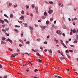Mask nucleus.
<instances>
[{"instance_id":"nucleus-53","label":"nucleus","mask_w":78,"mask_h":78,"mask_svg":"<svg viewBox=\"0 0 78 78\" xmlns=\"http://www.w3.org/2000/svg\"><path fill=\"white\" fill-rule=\"evenodd\" d=\"M57 27H56V26H55V27H54V28L55 29H56V28H57Z\"/></svg>"},{"instance_id":"nucleus-44","label":"nucleus","mask_w":78,"mask_h":78,"mask_svg":"<svg viewBox=\"0 0 78 78\" xmlns=\"http://www.w3.org/2000/svg\"><path fill=\"white\" fill-rule=\"evenodd\" d=\"M37 71H38V70L37 69H35V70L34 71V72H37Z\"/></svg>"},{"instance_id":"nucleus-26","label":"nucleus","mask_w":78,"mask_h":78,"mask_svg":"<svg viewBox=\"0 0 78 78\" xmlns=\"http://www.w3.org/2000/svg\"><path fill=\"white\" fill-rule=\"evenodd\" d=\"M27 44H30V41H27V42H26Z\"/></svg>"},{"instance_id":"nucleus-22","label":"nucleus","mask_w":78,"mask_h":78,"mask_svg":"<svg viewBox=\"0 0 78 78\" xmlns=\"http://www.w3.org/2000/svg\"><path fill=\"white\" fill-rule=\"evenodd\" d=\"M17 6V5H14V8H16Z\"/></svg>"},{"instance_id":"nucleus-39","label":"nucleus","mask_w":78,"mask_h":78,"mask_svg":"<svg viewBox=\"0 0 78 78\" xmlns=\"http://www.w3.org/2000/svg\"><path fill=\"white\" fill-rule=\"evenodd\" d=\"M11 56H12V57H15V55L14 54H14H12V55Z\"/></svg>"},{"instance_id":"nucleus-5","label":"nucleus","mask_w":78,"mask_h":78,"mask_svg":"<svg viewBox=\"0 0 78 78\" xmlns=\"http://www.w3.org/2000/svg\"><path fill=\"white\" fill-rule=\"evenodd\" d=\"M29 28L31 31H32L33 29V27H29Z\"/></svg>"},{"instance_id":"nucleus-38","label":"nucleus","mask_w":78,"mask_h":78,"mask_svg":"<svg viewBox=\"0 0 78 78\" xmlns=\"http://www.w3.org/2000/svg\"><path fill=\"white\" fill-rule=\"evenodd\" d=\"M18 22H19L20 23H22V22L21 21H18Z\"/></svg>"},{"instance_id":"nucleus-43","label":"nucleus","mask_w":78,"mask_h":78,"mask_svg":"<svg viewBox=\"0 0 78 78\" xmlns=\"http://www.w3.org/2000/svg\"><path fill=\"white\" fill-rule=\"evenodd\" d=\"M32 51H34V52H36V51L34 50V49H32Z\"/></svg>"},{"instance_id":"nucleus-25","label":"nucleus","mask_w":78,"mask_h":78,"mask_svg":"<svg viewBox=\"0 0 78 78\" xmlns=\"http://www.w3.org/2000/svg\"><path fill=\"white\" fill-rule=\"evenodd\" d=\"M46 24H49V21H47L46 22Z\"/></svg>"},{"instance_id":"nucleus-6","label":"nucleus","mask_w":78,"mask_h":78,"mask_svg":"<svg viewBox=\"0 0 78 78\" xmlns=\"http://www.w3.org/2000/svg\"><path fill=\"white\" fill-rule=\"evenodd\" d=\"M46 17L45 16H42L41 17L42 19H44L46 18Z\"/></svg>"},{"instance_id":"nucleus-40","label":"nucleus","mask_w":78,"mask_h":78,"mask_svg":"<svg viewBox=\"0 0 78 78\" xmlns=\"http://www.w3.org/2000/svg\"><path fill=\"white\" fill-rule=\"evenodd\" d=\"M69 51H70V52H73V51L72 50H69Z\"/></svg>"},{"instance_id":"nucleus-56","label":"nucleus","mask_w":78,"mask_h":78,"mask_svg":"<svg viewBox=\"0 0 78 78\" xmlns=\"http://www.w3.org/2000/svg\"><path fill=\"white\" fill-rule=\"evenodd\" d=\"M19 46L20 47H22V45L20 44H19Z\"/></svg>"},{"instance_id":"nucleus-54","label":"nucleus","mask_w":78,"mask_h":78,"mask_svg":"<svg viewBox=\"0 0 78 78\" xmlns=\"http://www.w3.org/2000/svg\"><path fill=\"white\" fill-rule=\"evenodd\" d=\"M50 37V35H48L47 37V38H49Z\"/></svg>"},{"instance_id":"nucleus-23","label":"nucleus","mask_w":78,"mask_h":78,"mask_svg":"<svg viewBox=\"0 0 78 78\" xmlns=\"http://www.w3.org/2000/svg\"><path fill=\"white\" fill-rule=\"evenodd\" d=\"M37 41L38 42H40V41H41V39H40V38L38 39L37 40Z\"/></svg>"},{"instance_id":"nucleus-51","label":"nucleus","mask_w":78,"mask_h":78,"mask_svg":"<svg viewBox=\"0 0 78 78\" xmlns=\"http://www.w3.org/2000/svg\"><path fill=\"white\" fill-rule=\"evenodd\" d=\"M44 44H47V41H45V42H44Z\"/></svg>"},{"instance_id":"nucleus-34","label":"nucleus","mask_w":78,"mask_h":78,"mask_svg":"<svg viewBox=\"0 0 78 78\" xmlns=\"http://www.w3.org/2000/svg\"><path fill=\"white\" fill-rule=\"evenodd\" d=\"M4 21L7 22V23H8V20H4Z\"/></svg>"},{"instance_id":"nucleus-10","label":"nucleus","mask_w":78,"mask_h":78,"mask_svg":"<svg viewBox=\"0 0 78 78\" xmlns=\"http://www.w3.org/2000/svg\"><path fill=\"white\" fill-rule=\"evenodd\" d=\"M77 42H78V41L77 40H75L74 41L73 44H76Z\"/></svg>"},{"instance_id":"nucleus-50","label":"nucleus","mask_w":78,"mask_h":78,"mask_svg":"<svg viewBox=\"0 0 78 78\" xmlns=\"http://www.w3.org/2000/svg\"><path fill=\"white\" fill-rule=\"evenodd\" d=\"M20 51H19V50H18L17 51V53H20Z\"/></svg>"},{"instance_id":"nucleus-46","label":"nucleus","mask_w":78,"mask_h":78,"mask_svg":"<svg viewBox=\"0 0 78 78\" xmlns=\"http://www.w3.org/2000/svg\"><path fill=\"white\" fill-rule=\"evenodd\" d=\"M7 78V76H4V77H3V78Z\"/></svg>"},{"instance_id":"nucleus-11","label":"nucleus","mask_w":78,"mask_h":78,"mask_svg":"<svg viewBox=\"0 0 78 78\" xmlns=\"http://www.w3.org/2000/svg\"><path fill=\"white\" fill-rule=\"evenodd\" d=\"M31 6L32 7V8L33 9V8H34V4H32L31 5Z\"/></svg>"},{"instance_id":"nucleus-59","label":"nucleus","mask_w":78,"mask_h":78,"mask_svg":"<svg viewBox=\"0 0 78 78\" xmlns=\"http://www.w3.org/2000/svg\"><path fill=\"white\" fill-rule=\"evenodd\" d=\"M15 31L16 32V33H19V31H18L17 30H15Z\"/></svg>"},{"instance_id":"nucleus-37","label":"nucleus","mask_w":78,"mask_h":78,"mask_svg":"<svg viewBox=\"0 0 78 78\" xmlns=\"http://www.w3.org/2000/svg\"><path fill=\"white\" fill-rule=\"evenodd\" d=\"M22 14H24V11L23 10H22Z\"/></svg>"},{"instance_id":"nucleus-48","label":"nucleus","mask_w":78,"mask_h":78,"mask_svg":"<svg viewBox=\"0 0 78 78\" xmlns=\"http://www.w3.org/2000/svg\"><path fill=\"white\" fill-rule=\"evenodd\" d=\"M66 53H67L68 52V50H66Z\"/></svg>"},{"instance_id":"nucleus-60","label":"nucleus","mask_w":78,"mask_h":78,"mask_svg":"<svg viewBox=\"0 0 78 78\" xmlns=\"http://www.w3.org/2000/svg\"><path fill=\"white\" fill-rule=\"evenodd\" d=\"M54 41H56V38H54Z\"/></svg>"},{"instance_id":"nucleus-4","label":"nucleus","mask_w":78,"mask_h":78,"mask_svg":"<svg viewBox=\"0 0 78 78\" xmlns=\"http://www.w3.org/2000/svg\"><path fill=\"white\" fill-rule=\"evenodd\" d=\"M23 18H24V16H21V17H20V19H21V20H22L23 19V20H24V19H23Z\"/></svg>"},{"instance_id":"nucleus-45","label":"nucleus","mask_w":78,"mask_h":78,"mask_svg":"<svg viewBox=\"0 0 78 78\" xmlns=\"http://www.w3.org/2000/svg\"><path fill=\"white\" fill-rule=\"evenodd\" d=\"M57 43V44H58V40H57L55 41Z\"/></svg>"},{"instance_id":"nucleus-16","label":"nucleus","mask_w":78,"mask_h":78,"mask_svg":"<svg viewBox=\"0 0 78 78\" xmlns=\"http://www.w3.org/2000/svg\"><path fill=\"white\" fill-rule=\"evenodd\" d=\"M15 27H17V28H20V26H19L15 25Z\"/></svg>"},{"instance_id":"nucleus-61","label":"nucleus","mask_w":78,"mask_h":78,"mask_svg":"<svg viewBox=\"0 0 78 78\" xmlns=\"http://www.w3.org/2000/svg\"><path fill=\"white\" fill-rule=\"evenodd\" d=\"M35 27H38V26H37V25L36 24L35 25Z\"/></svg>"},{"instance_id":"nucleus-57","label":"nucleus","mask_w":78,"mask_h":78,"mask_svg":"<svg viewBox=\"0 0 78 78\" xmlns=\"http://www.w3.org/2000/svg\"><path fill=\"white\" fill-rule=\"evenodd\" d=\"M58 77L59 78H62V77L59 76H58Z\"/></svg>"},{"instance_id":"nucleus-14","label":"nucleus","mask_w":78,"mask_h":78,"mask_svg":"<svg viewBox=\"0 0 78 78\" xmlns=\"http://www.w3.org/2000/svg\"><path fill=\"white\" fill-rule=\"evenodd\" d=\"M1 22H2V24H3V23H4V21H3V20H1Z\"/></svg>"},{"instance_id":"nucleus-52","label":"nucleus","mask_w":78,"mask_h":78,"mask_svg":"<svg viewBox=\"0 0 78 78\" xmlns=\"http://www.w3.org/2000/svg\"><path fill=\"white\" fill-rule=\"evenodd\" d=\"M9 6H11V5H12V3H9Z\"/></svg>"},{"instance_id":"nucleus-1","label":"nucleus","mask_w":78,"mask_h":78,"mask_svg":"<svg viewBox=\"0 0 78 78\" xmlns=\"http://www.w3.org/2000/svg\"><path fill=\"white\" fill-rule=\"evenodd\" d=\"M53 12V11L52 10H49L48 11V13H49V14H51L52 12Z\"/></svg>"},{"instance_id":"nucleus-15","label":"nucleus","mask_w":78,"mask_h":78,"mask_svg":"<svg viewBox=\"0 0 78 78\" xmlns=\"http://www.w3.org/2000/svg\"><path fill=\"white\" fill-rule=\"evenodd\" d=\"M62 27L64 29H66V26L65 25L63 26Z\"/></svg>"},{"instance_id":"nucleus-62","label":"nucleus","mask_w":78,"mask_h":78,"mask_svg":"<svg viewBox=\"0 0 78 78\" xmlns=\"http://www.w3.org/2000/svg\"><path fill=\"white\" fill-rule=\"evenodd\" d=\"M36 12H37V13H38V11L36 10Z\"/></svg>"},{"instance_id":"nucleus-17","label":"nucleus","mask_w":78,"mask_h":78,"mask_svg":"<svg viewBox=\"0 0 78 78\" xmlns=\"http://www.w3.org/2000/svg\"><path fill=\"white\" fill-rule=\"evenodd\" d=\"M48 51L49 53H52V51H51V49L48 50Z\"/></svg>"},{"instance_id":"nucleus-3","label":"nucleus","mask_w":78,"mask_h":78,"mask_svg":"<svg viewBox=\"0 0 78 78\" xmlns=\"http://www.w3.org/2000/svg\"><path fill=\"white\" fill-rule=\"evenodd\" d=\"M6 41H9V42H10V43H11V44H12V41H11V40H10L9 38L7 39Z\"/></svg>"},{"instance_id":"nucleus-47","label":"nucleus","mask_w":78,"mask_h":78,"mask_svg":"<svg viewBox=\"0 0 78 78\" xmlns=\"http://www.w3.org/2000/svg\"><path fill=\"white\" fill-rule=\"evenodd\" d=\"M62 35L63 36H64V37H65V34L63 33Z\"/></svg>"},{"instance_id":"nucleus-55","label":"nucleus","mask_w":78,"mask_h":78,"mask_svg":"<svg viewBox=\"0 0 78 78\" xmlns=\"http://www.w3.org/2000/svg\"><path fill=\"white\" fill-rule=\"evenodd\" d=\"M41 20H38V22H41Z\"/></svg>"},{"instance_id":"nucleus-13","label":"nucleus","mask_w":78,"mask_h":78,"mask_svg":"<svg viewBox=\"0 0 78 78\" xmlns=\"http://www.w3.org/2000/svg\"><path fill=\"white\" fill-rule=\"evenodd\" d=\"M62 45H63V46H64V47H65V48H67V47H66V45H65L64 44Z\"/></svg>"},{"instance_id":"nucleus-7","label":"nucleus","mask_w":78,"mask_h":78,"mask_svg":"<svg viewBox=\"0 0 78 78\" xmlns=\"http://www.w3.org/2000/svg\"><path fill=\"white\" fill-rule=\"evenodd\" d=\"M44 16H47V12H44Z\"/></svg>"},{"instance_id":"nucleus-19","label":"nucleus","mask_w":78,"mask_h":78,"mask_svg":"<svg viewBox=\"0 0 78 78\" xmlns=\"http://www.w3.org/2000/svg\"><path fill=\"white\" fill-rule=\"evenodd\" d=\"M75 32H76V30H75V29H74L73 30V33L74 34Z\"/></svg>"},{"instance_id":"nucleus-30","label":"nucleus","mask_w":78,"mask_h":78,"mask_svg":"<svg viewBox=\"0 0 78 78\" xmlns=\"http://www.w3.org/2000/svg\"><path fill=\"white\" fill-rule=\"evenodd\" d=\"M66 55H67L68 57V58H69V59H70L71 58L70 57V56H69V55H68L66 54Z\"/></svg>"},{"instance_id":"nucleus-41","label":"nucleus","mask_w":78,"mask_h":78,"mask_svg":"<svg viewBox=\"0 0 78 78\" xmlns=\"http://www.w3.org/2000/svg\"><path fill=\"white\" fill-rule=\"evenodd\" d=\"M4 43L3 42V41H1V44H3Z\"/></svg>"},{"instance_id":"nucleus-36","label":"nucleus","mask_w":78,"mask_h":78,"mask_svg":"<svg viewBox=\"0 0 78 78\" xmlns=\"http://www.w3.org/2000/svg\"><path fill=\"white\" fill-rule=\"evenodd\" d=\"M3 67V66H2V65L0 64V68H1V69H2V67Z\"/></svg>"},{"instance_id":"nucleus-42","label":"nucleus","mask_w":78,"mask_h":78,"mask_svg":"<svg viewBox=\"0 0 78 78\" xmlns=\"http://www.w3.org/2000/svg\"><path fill=\"white\" fill-rule=\"evenodd\" d=\"M53 20V18L51 17L50 19V20Z\"/></svg>"},{"instance_id":"nucleus-21","label":"nucleus","mask_w":78,"mask_h":78,"mask_svg":"<svg viewBox=\"0 0 78 78\" xmlns=\"http://www.w3.org/2000/svg\"><path fill=\"white\" fill-rule=\"evenodd\" d=\"M49 3L50 4H53V2H49Z\"/></svg>"},{"instance_id":"nucleus-32","label":"nucleus","mask_w":78,"mask_h":78,"mask_svg":"<svg viewBox=\"0 0 78 78\" xmlns=\"http://www.w3.org/2000/svg\"><path fill=\"white\" fill-rule=\"evenodd\" d=\"M38 10V7H35V10Z\"/></svg>"},{"instance_id":"nucleus-64","label":"nucleus","mask_w":78,"mask_h":78,"mask_svg":"<svg viewBox=\"0 0 78 78\" xmlns=\"http://www.w3.org/2000/svg\"><path fill=\"white\" fill-rule=\"evenodd\" d=\"M20 42H22V41L21 40H20Z\"/></svg>"},{"instance_id":"nucleus-2","label":"nucleus","mask_w":78,"mask_h":78,"mask_svg":"<svg viewBox=\"0 0 78 78\" xmlns=\"http://www.w3.org/2000/svg\"><path fill=\"white\" fill-rule=\"evenodd\" d=\"M59 34L61 35V34H62V32L61 31H60L59 30H58L56 31V33L57 34Z\"/></svg>"},{"instance_id":"nucleus-24","label":"nucleus","mask_w":78,"mask_h":78,"mask_svg":"<svg viewBox=\"0 0 78 78\" xmlns=\"http://www.w3.org/2000/svg\"><path fill=\"white\" fill-rule=\"evenodd\" d=\"M5 34L7 36H9V34H8V33H5Z\"/></svg>"},{"instance_id":"nucleus-33","label":"nucleus","mask_w":78,"mask_h":78,"mask_svg":"<svg viewBox=\"0 0 78 78\" xmlns=\"http://www.w3.org/2000/svg\"><path fill=\"white\" fill-rule=\"evenodd\" d=\"M23 32L22 34H21V37H23Z\"/></svg>"},{"instance_id":"nucleus-27","label":"nucleus","mask_w":78,"mask_h":78,"mask_svg":"<svg viewBox=\"0 0 78 78\" xmlns=\"http://www.w3.org/2000/svg\"><path fill=\"white\" fill-rule=\"evenodd\" d=\"M5 39H6V38L5 37H3L2 39V41H5Z\"/></svg>"},{"instance_id":"nucleus-20","label":"nucleus","mask_w":78,"mask_h":78,"mask_svg":"<svg viewBox=\"0 0 78 78\" xmlns=\"http://www.w3.org/2000/svg\"><path fill=\"white\" fill-rule=\"evenodd\" d=\"M4 16L5 17H6L7 18H8V16H7V15L6 14H5L4 15Z\"/></svg>"},{"instance_id":"nucleus-9","label":"nucleus","mask_w":78,"mask_h":78,"mask_svg":"<svg viewBox=\"0 0 78 78\" xmlns=\"http://www.w3.org/2000/svg\"><path fill=\"white\" fill-rule=\"evenodd\" d=\"M13 15H12V14L11 13L10 15V18H12V17H13Z\"/></svg>"},{"instance_id":"nucleus-58","label":"nucleus","mask_w":78,"mask_h":78,"mask_svg":"<svg viewBox=\"0 0 78 78\" xmlns=\"http://www.w3.org/2000/svg\"><path fill=\"white\" fill-rule=\"evenodd\" d=\"M61 5V3H58L59 6H60V5Z\"/></svg>"},{"instance_id":"nucleus-29","label":"nucleus","mask_w":78,"mask_h":78,"mask_svg":"<svg viewBox=\"0 0 78 78\" xmlns=\"http://www.w3.org/2000/svg\"><path fill=\"white\" fill-rule=\"evenodd\" d=\"M26 7L27 8V9H28V8H29V6L28 5H26Z\"/></svg>"},{"instance_id":"nucleus-12","label":"nucleus","mask_w":78,"mask_h":78,"mask_svg":"<svg viewBox=\"0 0 78 78\" xmlns=\"http://www.w3.org/2000/svg\"><path fill=\"white\" fill-rule=\"evenodd\" d=\"M60 41H61V43L62 44V45H63V44H64V43H63V41H62V40H60Z\"/></svg>"},{"instance_id":"nucleus-18","label":"nucleus","mask_w":78,"mask_h":78,"mask_svg":"<svg viewBox=\"0 0 78 78\" xmlns=\"http://www.w3.org/2000/svg\"><path fill=\"white\" fill-rule=\"evenodd\" d=\"M19 55V54H18L17 53L14 54V55H15V56H17V55Z\"/></svg>"},{"instance_id":"nucleus-35","label":"nucleus","mask_w":78,"mask_h":78,"mask_svg":"<svg viewBox=\"0 0 78 78\" xmlns=\"http://www.w3.org/2000/svg\"><path fill=\"white\" fill-rule=\"evenodd\" d=\"M8 50H10V51H12V49L10 48H8Z\"/></svg>"},{"instance_id":"nucleus-8","label":"nucleus","mask_w":78,"mask_h":78,"mask_svg":"<svg viewBox=\"0 0 78 78\" xmlns=\"http://www.w3.org/2000/svg\"><path fill=\"white\" fill-rule=\"evenodd\" d=\"M36 55H37V56H41V55H40V54H39V53L38 52L37 53Z\"/></svg>"},{"instance_id":"nucleus-49","label":"nucleus","mask_w":78,"mask_h":78,"mask_svg":"<svg viewBox=\"0 0 78 78\" xmlns=\"http://www.w3.org/2000/svg\"><path fill=\"white\" fill-rule=\"evenodd\" d=\"M72 47H75L74 45H70Z\"/></svg>"},{"instance_id":"nucleus-31","label":"nucleus","mask_w":78,"mask_h":78,"mask_svg":"<svg viewBox=\"0 0 78 78\" xmlns=\"http://www.w3.org/2000/svg\"><path fill=\"white\" fill-rule=\"evenodd\" d=\"M38 61L39 62H42V60H40V59H38Z\"/></svg>"},{"instance_id":"nucleus-28","label":"nucleus","mask_w":78,"mask_h":78,"mask_svg":"<svg viewBox=\"0 0 78 78\" xmlns=\"http://www.w3.org/2000/svg\"><path fill=\"white\" fill-rule=\"evenodd\" d=\"M60 59H61V60H62V59H63V58H64V57H60Z\"/></svg>"},{"instance_id":"nucleus-63","label":"nucleus","mask_w":78,"mask_h":78,"mask_svg":"<svg viewBox=\"0 0 78 78\" xmlns=\"http://www.w3.org/2000/svg\"><path fill=\"white\" fill-rule=\"evenodd\" d=\"M44 51H47V50L46 49H45L44 50Z\"/></svg>"}]
</instances>
